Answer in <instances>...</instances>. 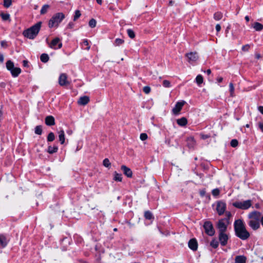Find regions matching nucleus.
<instances>
[{"mask_svg": "<svg viewBox=\"0 0 263 263\" xmlns=\"http://www.w3.org/2000/svg\"><path fill=\"white\" fill-rule=\"evenodd\" d=\"M234 228L236 235L241 239L246 240L250 237V234L247 230L245 224L241 219L235 221Z\"/></svg>", "mask_w": 263, "mask_h": 263, "instance_id": "f257e3e1", "label": "nucleus"}, {"mask_svg": "<svg viewBox=\"0 0 263 263\" xmlns=\"http://www.w3.org/2000/svg\"><path fill=\"white\" fill-rule=\"evenodd\" d=\"M42 22H39L29 28L25 30L23 32V35L31 40H33L37 35L42 26Z\"/></svg>", "mask_w": 263, "mask_h": 263, "instance_id": "f03ea898", "label": "nucleus"}, {"mask_svg": "<svg viewBox=\"0 0 263 263\" xmlns=\"http://www.w3.org/2000/svg\"><path fill=\"white\" fill-rule=\"evenodd\" d=\"M248 217L250 220L248 225L254 230H256L260 228V212L253 211L249 213Z\"/></svg>", "mask_w": 263, "mask_h": 263, "instance_id": "7ed1b4c3", "label": "nucleus"}, {"mask_svg": "<svg viewBox=\"0 0 263 263\" xmlns=\"http://www.w3.org/2000/svg\"><path fill=\"white\" fill-rule=\"evenodd\" d=\"M65 17V15L62 12L55 14L49 21V27L50 28L54 27H58L59 24L63 21Z\"/></svg>", "mask_w": 263, "mask_h": 263, "instance_id": "20e7f679", "label": "nucleus"}, {"mask_svg": "<svg viewBox=\"0 0 263 263\" xmlns=\"http://www.w3.org/2000/svg\"><path fill=\"white\" fill-rule=\"evenodd\" d=\"M231 223L227 218H221L217 222L216 227L218 230V232H226L228 226Z\"/></svg>", "mask_w": 263, "mask_h": 263, "instance_id": "39448f33", "label": "nucleus"}, {"mask_svg": "<svg viewBox=\"0 0 263 263\" xmlns=\"http://www.w3.org/2000/svg\"><path fill=\"white\" fill-rule=\"evenodd\" d=\"M7 69L11 72L13 77H16L21 72V69L18 67H14L13 63L9 60L6 63Z\"/></svg>", "mask_w": 263, "mask_h": 263, "instance_id": "423d86ee", "label": "nucleus"}, {"mask_svg": "<svg viewBox=\"0 0 263 263\" xmlns=\"http://www.w3.org/2000/svg\"><path fill=\"white\" fill-rule=\"evenodd\" d=\"M233 205L238 209L241 210H247L252 205V201L251 200H247L243 202L236 201L233 203Z\"/></svg>", "mask_w": 263, "mask_h": 263, "instance_id": "0eeeda50", "label": "nucleus"}, {"mask_svg": "<svg viewBox=\"0 0 263 263\" xmlns=\"http://www.w3.org/2000/svg\"><path fill=\"white\" fill-rule=\"evenodd\" d=\"M203 228L205 232L208 235L212 236L215 234V230L211 222L206 221L204 223Z\"/></svg>", "mask_w": 263, "mask_h": 263, "instance_id": "6e6552de", "label": "nucleus"}, {"mask_svg": "<svg viewBox=\"0 0 263 263\" xmlns=\"http://www.w3.org/2000/svg\"><path fill=\"white\" fill-rule=\"evenodd\" d=\"M187 58V61L189 63L193 64L196 62L199 59V56L197 52H191L185 54Z\"/></svg>", "mask_w": 263, "mask_h": 263, "instance_id": "1a4fd4ad", "label": "nucleus"}, {"mask_svg": "<svg viewBox=\"0 0 263 263\" xmlns=\"http://www.w3.org/2000/svg\"><path fill=\"white\" fill-rule=\"evenodd\" d=\"M226 203L222 201L217 202L216 211L219 215H222L224 214L226 210Z\"/></svg>", "mask_w": 263, "mask_h": 263, "instance_id": "9d476101", "label": "nucleus"}, {"mask_svg": "<svg viewBox=\"0 0 263 263\" xmlns=\"http://www.w3.org/2000/svg\"><path fill=\"white\" fill-rule=\"evenodd\" d=\"M218 238L222 246H225L227 245L229 239V236L226 233V232H219Z\"/></svg>", "mask_w": 263, "mask_h": 263, "instance_id": "9b49d317", "label": "nucleus"}, {"mask_svg": "<svg viewBox=\"0 0 263 263\" xmlns=\"http://www.w3.org/2000/svg\"><path fill=\"white\" fill-rule=\"evenodd\" d=\"M62 46V43L58 37L54 39L49 44V47L54 49H60Z\"/></svg>", "mask_w": 263, "mask_h": 263, "instance_id": "f8f14e48", "label": "nucleus"}, {"mask_svg": "<svg viewBox=\"0 0 263 263\" xmlns=\"http://www.w3.org/2000/svg\"><path fill=\"white\" fill-rule=\"evenodd\" d=\"M59 83L60 86H64L69 84V82L67 81V77L65 73H62L59 78Z\"/></svg>", "mask_w": 263, "mask_h": 263, "instance_id": "ddd939ff", "label": "nucleus"}, {"mask_svg": "<svg viewBox=\"0 0 263 263\" xmlns=\"http://www.w3.org/2000/svg\"><path fill=\"white\" fill-rule=\"evenodd\" d=\"M185 103V102L184 101H182L181 102H178L176 103L175 106L173 109V111L174 114H178L180 111L181 110L183 106Z\"/></svg>", "mask_w": 263, "mask_h": 263, "instance_id": "4468645a", "label": "nucleus"}, {"mask_svg": "<svg viewBox=\"0 0 263 263\" xmlns=\"http://www.w3.org/2000/svg\"><path fill=\"white\" fill-rule=\"evenodd\" d=\"M189 247L193 251H196L198 248V243L196 239L192 238L188 243Z\"/></svg>", "mask_w": 263, "mask_h": 263, "instance_id": "2eb2a0df", "label": "nucleus"}, {"mask_svg": "<svg viewBox=\"0 0 263 263\" xmlns=\"http://www.w3.org/2000/svg\"><path fill=\"white\" fill-rule=\"evenodd\" d=\"M196 144V141L193 137H190L186 139V145L189 148H194Z\"/></svg>", "mask_w": 263, "mask_h": 263, "instance_id": "dca6fc26", "label": "nucleus"}, {"mask_svg": "<svg viewBox=\"0 0 263 263\" xmlns=\"http://www.w3.org/2000/svg\"><path fill=\"white\" fill-rule=\"evenodd\" d=\"M121 169L123 171L124 174L127 177L130 178L132 177L133 173L130 168L125 165H123L121 166Z\"/></svg>", "mask_w": 263, "mask_h": 263, "instance_id": "f3484780", "label": "nucleus"}, {"mask_svg": "<svg viewBox=\"0 0 263 263\" xmlns=\"http://www.w3.org/2000/svg\"><path fill=\"white\" fill-rule=\"evenodd\" d=\"M89 101V98L86 96L81 97L79 99L78 103L79 105H86Z\"/></svg>", "mask_w": 263, "mask_h": 263, "instance_id": "a211bd4d", "label": "nucleus"}, {"mask_svg": "<svg viewBox=\"0 0 263 263\" xmlns=\"http://www.w3.org/2000/svg\"><path fill=\"white\" fill-rule=\"evenodd\" d=\"M45 123L47 125L52 126L55 124V120L53 116H48L45 118Z\"/></svg>", "mask_w": 263, "mask_h": 263, "instance_id": "6ab92c4d", "label": "nucleus"}, {"mask_svg": "<svg viewBox=\"0 0 263 263\" xmlns=\"http://www.w3.org/2000/svg\"><path fill=\"white\" fill-rule=\"evenodd\" d=\"M247 258L243 255L236 256L235 258V263H246Z\"/></svg>", "mask_w": 263, "mask_h": 263, "instance_id": "aec40b11", "label": "nucleus"}, {"mask_svg": "<svg viewBox=\"0 0 263 263\" xmlns=\"http://www.w3.org/2000/svg\"><path fill=\"white\" fill-rule=\"evenodd\" d=\"M7 243L8 242L6 237L4 235H0V247L5 248Z\"/></svg>", "mask_w": 263, "mask_h": 263, "instance_id": "412c9836", "label": "nucleus"}, {"mask_svg": "<svg viewBox=\"0 0 263 263\" xmlns=\"http://www.w3.org/2000/svg\"><path fill=\"white\" fill-rule=\"evenodd\" d=\"M59 141L61 144H63L65 142V133L63 129L58 132Z\"/></svg>", "mask_w": 263, "mask_h": 263, "instance_id": "4be33fe9", "label": "nucleus"}, {"mask_svg": "<svg viewBox=\"0 0 263 263\" xmlns=\"http://www.w3.org/2000/svg\"><path fill=\"white\" fill-rule=\"evenodd\" d=\"M252 26L257 31H260L263 29V25L258 22L254 23Z\"/></svg>", "mask_w": 263, "mask_h": 263, "instance_id": "5701e85b", "label": "nucleus"}, {"mask_svg": "<svg viewBox=\"0 0 263 263\" xmlns=\"http://www.w3.org/2000/svg\"><path fill=\"white\" fill-rule=\"evenodd\" d=\"M58 150V147L56 145L49 146L48 147L47 152L48 153L52 154L56 153Z\"/></svg>", "mask_w": 263, "mask_h": 263, "instance_id": "b1692460", "label": "nucleus"}, {"mask_svg": "<svg viewBox=\"0 0 263 263\" xmlns=\"http://www.w3.org/2000/svg\"><path fill=\"white\" fill-rule=\"evenodd\" d=\"M187 120L184 117L179 119L177 121V124L182 126H185L187 124Z\"/></svg>", "mask_w": 263, "mask_h": 263, "instance_id": "393cba45", "label": "nucleus"}, {"mask_svg": "<svg viewBox=\"0 0 263 263\" xmlns=\"http://www.w3.org/2000/svg\"><path fill=\"white\" fill-rule=\"evenodd\" d=\"M144 217L145 219L148 220L154 219V217L152 213L149 211H146L144 212Z\"/></svg>", "mask_w": 263, "mask_h": 263, "instance_id": "a878e982", "label": "nucleus"}, {"mask_svg": "<svg viewBox=\"0 0 263 263\" xmlns=\"http://www.w3.org/2000/svg\"><path fill=\"white\" fill-rule=\"evenodd\" d=\"M49 56L46 53H43L41 54V55L40 57V60L43 63L47 62L49 60Z\"/></svg>", "mask_w": 263, "mask_h": 263, "instance_id": "bb28decb", "label": "nucleus"}, {"mask_svg": "<svg viewBox=\"0 0 263 263\" xmlns=\"http://www.w3.org/2000/svg\"><path fill=\"white\" fill-rule=\"evenodd\" d=\"M222 16H223L222 13L220 12H217L215 13L214 14V18L216 21H219L220 20H221L222 18Z\"/></svg>", "mask_w": 263, "mask_h": 263, "instance_id": "cd10ccee", "label": "nucleus"}, {"mask_svg": "<svg viewBox=\"0 0 263 263\" xmlns=\"http://www.w3.org/2000/svg\"><path fill=\"white\" fill-rule=\"evenodd\" d=\"M82 47L87 50H88L90 49V46L89 45V43L88 40H85L83 41L82 43Z\"/></svg>", "mask_w": 263, "mask_h": 263, "instance_id": "c85d7f7f", "label": "nucleus"}, {"mask_svg": "<svg viewBox=\"0 0 263 263\" xmlns=\"http://www.w3.org/2000/svg\"><path fill=\"white\" fill-rule=\"evenodd\" d=\"M114 179L116 181H121L122 179V175L115 172Z\"/></svg>", "mask_w": 263, "mask_h": 263, "instance_id": "c756f323", "label": "nucleus"}, {"mask_svg": "<svg viewBox=\"0 0 263 263\" xmlns=\"http://www.w3.org/2000/svg\"><path fill=\"white\" fill-rule=\"evenodd\" d=\"M0 16L3 21L10 20V14L8 13H1Z\"/></svg>", "mask_w": 263, "mask_h": 263, "instance_id": "7c9ffc66", "label": "nucleus"}, {"mask_svg": "<svg viewBox=\"0 0 263 263\" xmlns=\"http://www.w3.org/2000/svg\"><path fill=\"white\" fill-rule=\"evenodd\" d=\"M55 139V136L53 133L50 132L47 138L48 142H52Z\"/></svg>", "mask_w": 263, "mask_h": 263, "instance_id": "2f4dec72", "label": "nucleus"}, {"mask_svg": "<svg viewBox=\"0 0 263 263\" xmlns=\"http://www.w3.org/2000/svg\"><path fill=\"white\" fill-rule=\"evenodd\" d=\"M49 8V6L48 5H44L42 8H41V10L40 11V13L41 14H44L46 13L47 12L48 9Z\"/></svg>", "mask_w": 263, "mask_h": 263, "instance_id": "473e14b6", "label": "nucleus"}, {"mask_svg": "<svg viewBox=\"0 0 263 263\" xmlns=\"http://www.w3.org/2000/svg\"><path fill=\"white\" fill-rule=\"evenodd\" d=\"M196 82L198 85L203 83V77L201 75L199 74L196 78Z\"/></svg>", "mask_w": 263, "mask_h": 263, "instance_id": "72a5a7b5", "label": "nucleus"}, {"mask_svg": "<svg viewBox=\"0 0 263 263\" xmlns=\"http://www.w3.org/2000/svg\"><path fill=\"white\" fill-rule=\"evenodd\" d=\"M230 96L233 97L235 96L234 93V87L233 83H230L229 84Z\"/></svg>", "mask_w": 263, "mask_h": 263, "instance_id": "f704fd0d", "label": "nucleus"}, {"mask_svg": "<svg viewBox=\"0 0 263 263\" xmlns=\"http://www.w3.org/2000/svg\"><path fill=\"white\" fill-rule=\"evenodd\" d=\"M123 43H124L123 40H122L121 39L117 38L115 41L114 45L116 46H120L121 44H122Z\"/></svg>", "mask_w": 263, "mask_h": 263, "instance_id": "c9c22d12", "label": "nucleus"}, {"mask_svg": "<svg viewBox=\"0 0 263 263\" xmlns=\"http://www.w3.org/2000/svg\"><path fill=\"white\" fill-rule=\"evenodd\" d=\"M81 15V12L79 10H77L74 12V15L73 16V21H77Z\"/></svg>", "mask_w": 263, "mask_h": 263, "instance_id": "e433bc0d", "label": "nucleus"}, {"mask_svg": "<svg viewBox=\"0 0 263 263\" xmlns=\"http://www.w3.org/2000/svg\"><path fill=\"white\" fill-rule=\"evenodd\" d=\"M35 133L37 135H41L42 133V128L41 125L36 126L35 128Z\"/></svg>", "mask_w": 263, "mask_h": 263, "instance_id": "4c0bfd02", "label": "nucleus"}, {"mask_svg": "<svg viewBox=\"0 0 263 263\" xmlns=\"http://www.w3.org/2000/svg\"><path fill=\"white\" fill-rule=\"evenodd\" d=\"M12 5V0H4V7L8 8Z\"/></svg>", "mask_w": 263, "mask_h": 263, "instance_id": "58836bf2", "label": "nucleus"}, {"mask_svg": "<svg viewBox=\"0 0 263 263\" xmlns=\"http://www.w3.org/2000/svg\"><path fill=\"white\" fill-rule=\"evenodd\" d=\"M211 246H212L213 248H217L219 245V242L215 239H213L210 243Z\"/></svg>", "mask_w": 263, "mask_h": 263, "instance_id": "ea45409f", "label": "nucleus"}, {"mask_svg": "<svg viewBox=\"0 0 263 263\" xmlns=\"http://www.w3.org/2000/svg\"><path fill=\"white\" fill-rule=\"evenodd\" d=\"M103 164L106 167H109L111 165L110 161L108 158H105L103 161Z\"/></svg>", "mask_w": 263, "mask_h": 263, "instance_id": "a19ab883", "label": "nucleus"}, {"mask_svg": "<svg viewBox=\"0 0 263 263\" xmlns=\"http://www.w3.org/2000/svg\"><path fill=\"white\" fill-rule=\"evenodd\" d=\"M97 22L96 20L92 18L89 22V26L91 28H94L96 26Z\"/></svg>", "mask_w": 263, "mask_h": 263, "instance_id": "79ce46f5", "label": "nucleus"}, {"mask_svg": "<svg viewBox=\"0 0 263 263\" xmlns=\"http://www.w3.org/2000/svg\"><path fill=\"white\" fill-rule=\"evenodd\" d=\"M127 33L129 37H130L131 39H134L135 37V33L133 31V30H132V29H128L127 30Z\"/></svg>", "mask_w": 263, "mask_h": 263, "instance_id": "37998d69", "label": "nucleus"}, {"mask_svg": "<svg viewBox=\"0 0 263 263\" xmlns=\"http://www.w3.org/2000/svg\"><path fill=\"white\" fill-rule=\"evenodd\" d=\"M162 85L164 87L166 88H169L171 86L170 82L166 80L163 81Z\"/></svg>", "mask_w": 263, "mask_h": 263, "instance_id": "c03bdc74", "label": "nucleus"}, {"mask_svg": "<svg viewBox=\"0 0 263 263\" xmlns=\"http://www.w3.org/2000/svg\"><path fill=\"white\" fill-rule=\"evenodd\" d=\"M231 146L233 147H236L238 146V142L236 139H233L230 143Z\"/></svg>", "mask_w": 263, "mask_h": 263, "instance_id": "a18cd8bd", "label": "nucleus"}, {"mask_svg": "<svg viewBox=\"0 0 263 263\" xmlns=\"http://www.w3.org/2000/svg\"><path fill=\"white\" fill-rule=\"evenodd\" d=\"M212 193L214 196L216 197L219 195L220 191L218 189H215L212 190Z\"/></svg>", "mask_w": 263, "mask_h": 263, "instance_id": "49530a36", "label": "nucleus"}, {"mask_svg": "<svg viewBox=\"0 0 263 263\" xmlns=\"http://www.w3.org/2000/svg\"><path fill=\"white\" fill-rule=\"evenodd\" d=\"M143 90L146 94H148L151 92V88L150 87L146 86L143 87Z\"/></svg>", "mask_w": 263, "mask_h": 263, "instance_id": "de8ad7c7", "label": "nucleus"}, {"mask_svg": "<svg viewBox=\"0 0 263 263\" xmlns=\"http://www.w3.org/2000/svg\"><path fill=\"white\" fill-rule=\"evenodd\" d=\"M140 138L142 141H144L147 139V135L145 133H142L140 134Z\"/></svg>", "mask_w": 263, "mask_h": 263, "instance_id": "09e8293b", "label": "nucleus"}, {"mask_svg": "<svg viewBox=\"0 0 263 263\" xmlns=\"http://www.w3.org/2000/svg\"><path fill=\"white\" fill-rule=\"evenodd\" d=\"M250 48V46L249 44H246L242 47V50L243 51L246 52L249 51Z\"/></svg>", "mask_w": 263, "mask_h": 263, "instance_id": "8fccbe9b", "label": "nucleus"}, {"mask_svg": "<svg viewBox=\"0 0 263 263\" xmlns=\"http://www.w3.org/2000/svg\"><path fill=\"white\" fill-rule=\"evenodd\" d=\"M226 217L224 218H227L229 221H230V218L232 217V214L230 212H226Z\"/></svg>", "mask_w": 263, "mask_h": 263, "instance_id": "3c124183", "label": "nucleus"}, {"mask_svg": "<svg viewBox=\"0 0 263 263\" xmlns=\"http://www.w3.org/2000/svg\"><path fill=\"white\" fill-rule=\"evenodd\" d=\"M210 137V135H204L203 134H200V138L202 139H203V140H205L206 139H208Z\"/></svg>", "mask_w": 263, "mask_h": 263, "instance_id": "603ef678", "label": "nucleus"}, {"mask_svg": "<svg viewBox=\"0 0 263 263\" xmlns=\"http://www.w3.org/2000/svg\"><path fill=\"white\" fill-rule=\"evenodd\" d=\"M258 127L261 132H263V122H258Z\"/></svg>", "mask_w": 263, "mask_h": 263, "instance_id": "864d4df0", "label": "nucleus"}, {"mask_svg": "<svg viewBox=\"0 0 263 263\" xmlns=\"http://www.w3.org/2000/svg\"><path fill=\"white\" fill-rule=\"evenodd\" d=\"M1 46L3 47H7L8 46L7 42H6L5 41H1Z\"/></svg>", "mask_w": 263, "mask_h": 263, "instance_id": "5fc2aeb1", "label": "nucleus"}, {"mask_svg": "<svg viewBox=\"0 0 263 263\" xmlns=\"http://www.w3.org/2000/svg\"><path fill=\"white\" fill-rule=\"evenodd\" d=\"M74 24L73 22H70L67 25V28L72 29L74 27Z\"/></svg>", "mask_w": 263, "mask_h": 263, "instance_id": "6e6d98bb", "label": "nucleus"}, {"mask_svg": "<svg viewBox=\"0 0 263 263\" xmlns=\"http://www.w3.org/2000/svg\"><path fill=\"white\" fill-rule=\"evenodd\" d=\"M220 29H221L220 25L219 24H217L216 26V30L217 32L220 31Z\"/></svg>", "mask_w": 263, "mask_h": 263, "instance_id": "4d7b16f0", "label": "nucleus"}, {"mask_svg": "<svg viewBox=\"0 0 263 263\" xmlns=\"http://www.w3.org/2000/svg\"><path fill=\"white\" fill-rule=\"evenodd\" d=\"M258 110L263 115V106H260L258 108Z\"/></svg>", "mask_w": 263, "mask_h": 263, "instance_id": "13d9d810", "label": "nucleus"}, {"mask_svg": "<svg viewBox=\"0 0 263 263\" xmlns=\"http://www.w3.org/2000/svg\"><path fill=\"white\" fill-rule=\"evenodd\" d=\"M260 222L261 224H262V226L263 227V216L262 215L261 213H260V218L259 222Z\"/></svg>", "mask_w": 263, "mask_h": 263, "instance_id": "bf43d9fd", "label": "nucleus"}, {"mask_svg": "<svg viewBox=\"0 0 263 263\" xmlns=\"http://www.w3.org/2000/svg\"><path fill=\"white\" fill-rule=\"evenodd\" d=\"M222 80H223V78H222V77H219V78H217V82H218V83H221V82H222Z\"/></svg>", "mask_w": 263, "mask_h": 263, "instance_id": "052dcab7", "label": "nucleus"}, {"mask_svg": "<svg viewBox=\"0 0 263 263\" xmlns=\"http://www.w3.org/2000/svg\"><path fill=\"white\" fill-rule=\"evenodd\" d=\"M200 194L201 196H204L205 194V191L204 190L201 191Z\"/></svg>", "mask_w": 263, "mask_h": 263, "instance_id": "680f3d73", "label": "nucleus"}, {"mask_svg": "<svg viewBox=\"0 0 263 263\" xmlns=\"http://www.w3.org/2000/svg\"><path fill=\"white\" fill-rule=\"evenodd\" d=\"M4 61V56L3 54H0V62H3Z\"/></svg>", "mask_w": 263, "mask_h": 263, "instance_id": "e2e57ef3", "label": "nucleus"}, {"mask_svg": "<svg viewBox=\"0 0 263 263\" xmlns=\"http://www.w3.org/2000/svg\"><path fill=\"white\" fill-rule=\"evenodd\" d=\"M23 63V65L24 66H27V65H28V61H27L24 60Z\"/></svg>", "mask_w": 263, "mask_h": 263, "instance_id": "0e129e2a", "label": "nucleus"}, {"mask_svg": "<svg viewBox=\"0 0 263 263\" xmlns=\"http://www.w3.org/2000/svg\"><path fill=\"white\" fill-rule=\"evenodd\" d=\"M206 73L209 75L211 73V69H209L206 71Z\"/></svg>", "mask_w": 263, "mask_h": 263, "instance_id": "69168bd1", "label": "nucleus"}, {"mask_svg": "<svg viewBox=\"0 0 263 263\" xmlns=\"http://www.w3.org/2000/svg\"><path fill=\"white\" fill-rule=\"evenodd\" d=\"M245 18L247 22H248L250 20V18L248 15L246 16Z\"/></svg>", "mask_w": 263, "mask_h": 263, "instance_id": "338daca9", "label": "nucleus"}, {"mask_svg": "<svg viewBox=\"0 0 263 263\" xmlns=\"http://www.w3.org/2000/svg\"><path fill=\"white\" fill-rule=\"evenodd\" d=\"M96 1H97V2L99 4H100V5L102 4V0H96Z\"/></svg>", "mask_w": 263, "mask_h": 263, "instance_id": "774afa93", "label": "nucleus"}]
</instances>
